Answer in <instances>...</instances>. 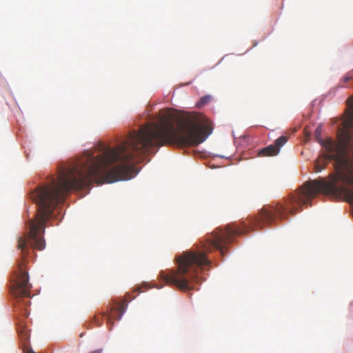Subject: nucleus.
Segmentation results:
<instances>
[{
	"mask_svg": "<svg viewBox=\"0 0 353 353\" xmlns=\"http://www.w3.org/2000/svg\"><path fill=\"white\" fill-rule=\"evenodd\" d=\"M346 103L347 108L337 127L338 142L331 138L322 139L320 126L315 130V137L325 152L315 161L314 170L320 172L329 162L334 161V172L329 175L328 179L320 178L305 182L283 203L265 205L256 216H250L239 224L232 223L224 228H216L208 236L204 251L185 252L181 255V270H202L211 263L205 252L218 250L224 256L227 245L233 242L235 236L250 230L261 229L276 219L284 220L289 214H296L302 210L303 205L312 206V199L319 193L335 199L345 198L353 202V132L350 131L353 128V95Z\"/></svg>",
	"mask_w": 353,
	"mask_h": 353,
	"instance_id": "obj_1",
	"label": "nucleus"
},
{
	"mask_svg": "<svg viewBox=\"0 0 353 353\" xmlns=\"http://www.w3.org/2000/svg\"><path fill=\"white\" fill-rule=\"evenodd\" d=\"M210 124H200L198 115L179 118L162 111L156 122L131 131L118 146L108 147L98 155L89 152L64 165V197L72 190H81L92 182L110 183L132 177V162L164 145H198L212 133Z\"/></svg>",
	"mask_w": 353,
	"mask_h": 353,
	"instance_id": "obj_2",
	"label": "nucleus"
},
{
	"mask_svg": "<svg viewBox=\"0 0 353 353\" xmlns=\"http://www.w3.org/2000/svg\"><path fill=\"white\" fill-rule=\"evenodd\" d=\"M126 305L125 301L111 305L108 312H102L93 317V321L97 326H101L102 324V319L105 317L108 325L109 330H112L114 321L120 320L125 312Z\"/></svg>",
	"mask_w": 353,
	"mask_h": 353,
	"instance_id": "obj_3",
	"label": "nucleus"
},
{
	"mask_svg": "<svg viewBox=\"0 0 353 353\" xmlns=\"http://www.w3.org/2000/svg\"><path fill=\"white\" fill-rule=\"evenodd\" d=\"M288 137L281 136L271 144L260 150L259 154L263 157L275 156L279 154L280 149L288 141Z\"/></svg>",
	"mask_w": 353,
	"mask_h": 353,
	"instance_id": "obj_4",
	"label": "nucleus"
},
{
	"mask_svg": "<svg viewBox=\"0 0 353 353\" xmlns=\"http://www.w3.org/2000/svg\"><path fill=\"white\" fill-rule=\"evenodd\" d=\"M212 100L211 95H205L202 97L196 103V106L198 108H201L205 105L208 104Z\"/></svg>",
	"mask_w": 353,
	"mask_h": 353,
	"instance_id": "obj_5",
	"label": "nucleus"
},
{
	"mask_svg": "<svg viewBox=\"0 0 353 353\" xmlns=\"http://www.w3.org/2000/svg\"><path fill=\"white\" fill-rule=\"evenodd\" d=\"M352 77H350V76H346V77H345L343 79V80H342V81L341 82V83H340V84H341V85L342 87H344V86L345 85V83H347L349 81H350V80L352 79Z\"/></svg>",
	"mask_w": 353,
	"mask_h": 353,
	"instance_id": "obj_6",
	"label": "nucleus"
},
{
	"mask_svg": "<svg viewBox=\"0 0 353 353\" xmlns=\"http://www.w3.org/2000/svg\"><path fill=\"white\" fill-rule=\"evenodd\" d=\"M21 334H24V337H25V339H28V338L29 337V334L28 333L27 331H26L23 328V330L21 331Z\"/></svg>",
	"mask_w": 353,
	"mask_h": 353,
	"instance_id": "obj_7",
	"label": "nucleus"
},
{
	"mask_svg": "<svg viewBox=\"0 0 353 353\" xmlns=\"http://www.w3.org/2000/svg\"><path fill=\"white\" fill-rule=\"evenodd\" d=\"M103 349H98L92 352H90L89 353H102Z\"/></svg>",
	"mask_w": 353,
	"mask_h": 353,
	"instance_id": "obj_8",
	"label": "nucleus"
},
{
	"mask_svg": "<svg viewBox=\"0 0 353 353\" xmlns=\"http://www.w3.org/2000/svg\"><path fill=\"white\" fill-rule=\"evenodd\" d=\"M26 353H36V352H34L33 350H28Z\"/></svg>",
	"mask_w": 353,
	"mask_h": 353,
	"instance_id": "obj_9",
	"label": "nucleus"
}]
</instances>
